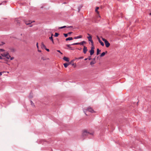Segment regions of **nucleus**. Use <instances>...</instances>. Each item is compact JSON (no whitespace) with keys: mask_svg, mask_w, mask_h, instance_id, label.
<instances>
[{"mask_svg":"<svg viewBox=\"0 0 151 151\" xmlns=\"http://www.w3.org/2000/svg\"><path fill=\"white\" fill-rule=\"evenodd\" d=\"M88 35L89 36L88 37H87V38L89 41H90L92 45H93V42L92 39V36L89 34H88Z\"/></svg>","mask_w":151,"mask_h":151,"instance_id":"4","label":"nucleus"},{"mask_svg":"<svg viewBox=\"0 0 151 151\" xmlns=\"http://www.w3.org/2000/svg\"><path fill=\"white\" fill-rule=\"evenodd\" d=\"M107 51H106L105 52H102L101 55L100 57H103L106 54V53H107Z\"/></svg>","mask_w":151,"mask_h":151,"instance_id":"10","label":"nucleus"},{"mask_svg":"<svg viewBox=\"0 0 151 151\" xmlns=\"http://www.w3.org/2000/svg\"><path fill=\"white\" fill-rule=\"evenodd\" d=\"M36 46H37V48L38 49L39 48V46H38V43L37 42L36 44Z\"/></svg>","mask_w":151,"mask_h":151,"instance_id":"31","label":"nucleus"},{"mask_svg":"<svg viewBox=\"0 0 151 151\" xmlns=\"http://www.w3.org/2000/svg\"><path fill=\"white\" fill-rule=\"evenodd\" d=\"M71 27V28H72L73 27V26H70V27Z\"/></svg>","mask_w":151,"mask_h":151,"instance_id":"40","label":"nucleus"},{"mask_svg":"<svg viewBox=\"0 0 151 151\" xmlns=\"http://www.w3.org/2000/svg\"><path fill=\"white\" fill-rule=\"evenodd\" d=\"M41 48L42 49L44 48L45 49V48L46 47L44 45L43 43L42 42L41 43Z\"/></svg>","mask_w":151,"mask_h":151,"instance_id":"9","label":"nucleus"},{"mask_svg":"<svg viewBox=\"0 0 151 151\" xmlns=\"http://www.w3.org/2000/svg\"><path fill=\"white\" fill-rule=\"evenodd\" d=\"M86 111H87L91 113H95V111L93 110L90 107H88L86 110Z\"/></svg>","mask_w":151,"mask_h":151,"instance_id":"5","label":"nucleus"},{"mask_svg":"<svg viewBox=\"0 0 151 151\" xmlns=\"http://www.w3.org/2000/svg\"><path fill=\"white\" fill-rule=\"evenodd\" d=\"M38 51L39 52H41V50H38Z\"/></svg>","mask_w":151,"mask_h":151,"instance_id":"44","label":"nucleus"},{"mask_svg":"<svg viewBox=\"0 0 151 151\" xmlns=\"http://www.w3.org/2000/svg\"><path fill=\"white\" fill-rule=\"evenodd\" d=\"M90 54L91 55H92L94 53V50H91L90 51Z\"/></svg>","mask_w":151,"mask_h":151,"instance_id":"18","label":"nucleus"},{"mask_svg":"<svg viewBox=\"0 0 151 151\" xmlns=\"http://www.w3.org/2000/svg\"><path fill=\"white\" fill-rule=\"evenodd\" d=\"M1 4H0V5H1Z\"/></svg>","mask_w":151,"mask_h":151,"instance_id":"52","label":"nucleus"},{"mask_svg":"<svg viewBox=\"0 0 151 151\" xmlns=\"http://www.w3.org/2000/svg\"><path fill=\"white\" fill-rule=\"evenodd\" d=\"M8 54V52H5L4 53L1 54V55L3 57H6L7 56V55Z\"/></svg>","mask_w":151,"mask_h":151,"instance_id":"8","label":"nucleus"},{"mask_svg":"<svg viewBox=\"0 0 151 151\" xmlns=\"http://www.w3.org/2000/svg\"><path fill=\"white\" fill-rule=\"evenodd\" d=\"M99 7H96V8L95 9V12H96L97 14H99V12L98 11V10L99 9Z\"/></svg>","mask_w":151,"mask_h":151,"instance_id":"19","label":"nucleus"},{"mask_svg":"<svg viewBox=\"0 0 151 151\" xmlns=\"http://www.w3.org/2000/svg\"><path fill=\"white\" fill-rule=\"evenodd\" d=\"M70 64V63H65L63 64V65L65 68H67L68 65Z\"/></svg>","mask_w":151,"mask_h":151,"instance_id":"15","label":"nucleus"},{"mask_svg":"<svg viewBox=\"0 0 151 151\" xmlns=\"http://www.w3.org/2000/svg\"><path fill=\"white\" fill-rule=\"evenodd\" d=\"M91 59V58H90V57H89V58H88V59L89 60H90Z\"/></svg>","mask_w":151,"mask_h":151,"instance_id":"43","label":"nucleus"},{"mask_svg":"<svg viewBox=\"0 0 151 151\" xmlns=\"http://www.w3.org/2000/svg\"><path fill=\"white\" fill-rule=\"evenodd\" d=\"M4 50L3 49H0V51H4Z\"/></svg>","mask_w":151,"mask_h":151,"instance_id":"34","label":"nucleus"},{"mask_svg":"<svg viewBox=\"0 0 151 151\" xmlns=\"http://www.w3.org/2000/svg\"><path fill=\"white\" fill-rule=\"evenodd\" d=\"M63 59L65 60V61H66L67 62L69 61V59L68 58L66 57H64L63 58Z\"/></svg>","mask_w":151,"mask_h":151,"instance_id":"11","label":"nucleus"},{"mask_svg":"<svg viewBox=\"0 0 151 151\" xmlns=\"http://www.w3.org/2000/svg\"><path fill=\"white\" fill-rule=\"evenodd\" d=\"M72 33V32H68V34H71V33Z\"/></svg>","mask_w":151,"mask_h":151,"instance_id":"38","label":"nucleus"},{"mask_svg":"<svg viewBox=\"0 0 151 151\" xmlns=\"http://www.w3.org/2000/svg\"><path fill=\"white\" fill-rule=\"evenodd\" d=\"M30 98H32V96L31 97H30Z\"/></svg>","mask_w":151,"mask_h":151,"instance_id":"50","label":"nucleus"},{"mask_svg":"<svg viewBox=\"0 0 151 151\" xmlns=\"http://www.w3.org/2000/svg\"><path fill=\"white\" fill-rule=\"evenodd\" d=\"M32 25H30V26H29V27H32Z\"/></svg>","mask_w":151,"mask_h":151,"instance_id":"49","label":"nucleus"},{"mask_svg":"<svg viewBox=\"0 0 151 151\" xmlns=\"http://www.w3.org/2000/svg\"><path fill=\"white\" fill-rule=\"evenodd\" d=\"M31 104L32 106L33 107H35V105L33 103V102L32 101H30Z\"/></svg>","mask_w":151,"mask_h":151,"instance_id":"21","label":"nucleus"},{"mask_svg":"<svg viewBox=\"0 0 151 151\" xmlns=\"http://www.w3.org/2000/svg\"><path fill=\"white\" fill-rule=\"evenodd\" d=\"M74 65V64H72V65Z\"/></svg>","mask_w":151,"mask_h":151,"instance_id":"51","label":"nucleus"},{"mask_svg":"<svg viewBox=\"0 0 151 151\" xmlns=\"http://www.w3.org/2000/svg\"><path fill=\"white\" fill-rule=\"evenodd\" d=\"M95 63V62L92 61H91V63H90V64H91V65H93V64H94Z\"/></svg>","mask_w":151,"mask_h":151,"instance_id":"26","label":"nucleus"},{"mask_svg":"<svg viewBox=\"0 0 151 151\" xmlns=\"http://www.w3.org/2000/svg\"><path fill=\"white\" fill-rule=\"evenodd\" d=\"M101 52V50H100L98 48L97 50V55H98L99 53V52Z\"/></svg>","mask_w":151,"mask_h":151,"instance_id":"20","label":"nucleus"},{"mask_svg":"<svg viewBox=\"0 0 151 151\" xmlns=\"http://www.w3.org/2000/svg\"><path fill=\"white\" fill-rule=\"evenodd\" d=\"M63 35L65 37H67L68 35V34H63Z\"/></svg>","mask_w":151,"mask_h":151,"instance_id":"29","label":"nucleus"},{"mask_svg":"<svg viewBox=\"0 0 151 151\" xmlns=\"http://www.w3.org/2000/svg\"><path fill=\"white\" fill-rule=\"evenodd\" d=\"M73 40V38L72 37H68V38H67L66 39V41H68V40Z\"/></svg>","mask_w":151,"mask_h":151,"instance_id":"17","label":"nucleus"},{"mask_svg":"<svg viewBox=\"0 0 151 151\" xmlns=\"http://www.w3.org/2000/svg\"><path fill=\"white\" fill-rule=\"evenodd\" d=\"M81 49H82V48H80V49H79V50H81Z\"/></svg>","mask_w":151,"mask_h":151,"instance_id":"48","label":"nucleus"},{"mask_svg":"<svg viewBox=\"0 0 151 151\" xmlns=\"http://www.w3.org/2000/svg\"><path fill=\"white\" fill-rule=\"evenodd\" d=\"M66 27H67L66 26H64L63 27H59V29H63V28Z\"/></svg>","mask_w":151,"mask_h":151,"instance_id":"28","label":"nucleus"},{"mask_svg":"<svg viewBox=\"0 0 151 151\" xmlns=\"http://www.w3.org/2000/svg\"><path fill=\"white\" fill-rule=\"evenodd\" d=\"M84 111V113H85V114L86 115H87V114H86V113L85 111V110H84V111Z\"/></svg>","mask_w":151,"mask_h":151,"instance_id":"42","label":"nucleus"},{"mask_svg":"<svg viewBox=\"0 0 151 151\" xmlns=\"http://www.w3.org/2000/svg\"><path fill=\"white\" fill-rule=\"evenodd\" d=\"M1 43H2V44H0V46L1 45H3L4 44V43L3 42H2Z\"/></svg>","mask_w":151,"mask_h":151,"instance_id":"36","label":"nucleus"},{"mask_svg":"<svg viewBox=\"0 0 151 151\" xmlns=\"http://www.w3.org/2000/svg\"><path fill=\"white\" fill-rule=\"evenodd\" d=\"M102 40L104 42L106 47H109L110 45V44L109 42L104 38H102Z\"/></svg>","mask_w":151,"mask_h":151,"instance_id":"2","label":"nucleus"},{"mask_svg":"<svg viewBox=\"0 0 151 151\" xmlns=\"http://www.w3.org/2000/svg\"><path fill=\"white\" fill-rule=\"evenodd\" d=\"M41 59L43 60H45L47 59H49L48 58H46L45 57H42L41 58Z\"/></svg>","mask_w":151,"mask_h":151,"instance_id":"23","label":"nucleus"},{"mask_svg":"<svg viewBox=\"0 0 151 151\" xmlns=\"http://www.w3.org/2000/svg\"><path fill=\"white\" fill-rule=\"evenodd\" d=\"M14 59V57H12V58H10V60H12Z\"/></svg>","mask_w":151,"mask_h":151,"instance_id":"37","label":"nucleus"},{"mask_svg":"<svg viewBox=\"0 0 151 151\" xmlns=\"http://www.w3.org/2000/svg\"><path fill=\"white\" fill-rule=\"evenodd\" d=\"M3 59L2 57L1 56H0V59Z\"/></svg>","mask_w":151,"mask_h":151,"instance_id":"39","label":"nucleus"},{"mask_svg":"<svg viewBox=\"0 0 151 151\" xmlns=\"http://www.w3.org/2000/svg\"><path fill=\"white\" fill-rule=\"evenodd\" d=\"M87 58H85V60H87Z\"/></svg>","mask_w":151,"mask_h":151,"instance_id":"47","label":"nucleus"},{"mask_svg":"<svg viewBox=\"0 0 151 151\" xmlns=\"http://www.w3.org/2000/svg\"><path fill=\"white\" fill-rule=\"evenodd\" d=\"M92 47H91V50H94V46H93V45H92Z\"/></svg>","mask_w":151,"mask_h":151,"instance_id":"27","label":"nucleus"},{"mask_svg":"<svg viewBox=\"0 0 151 151\" xmlns=\"http://www.w3.org/2000/svg\"><path fill=\"white\" fill-rule=\"evenodd\" d=\"M86 42L85 41H83L80 42H77L71 44V45H83L84 44H86Z\"/></svg>","mask_w":151,"mask_h":151,"instance_id":"3","label":"nucleus"},{"mask_svg":"<svg viewBox=\"0 0 151 151\" xmlns=\"http://www.w3.org/2000/svg\"><path fill=\"white\" fill-rule=\"evenodd\" d=\"M98 14V15L97 16V18H100V16L99 15V14Z\"/></svg>","mask_w":151,"mask_h":151,"instance_id":"35","label":"nucleus"},{"mask_svg":"<svg viewBox=\"0 0 151 151\" xmlns=\"http://www.w3.org/2000/svg\"><path fill=\"white\" fill-rule=\"evenodd\" d=\"M83 57H79L78 58H76V59H83Z\"/></svg>","mask_w":151,"mask_h":151,"instance_id":"30","label":"nucleus"},{"mask_svg":"<svg viewBox=\"0 0 151 151\" xmlns=\"http://www.w3.org/2000/svg\"><path fill=\"white\" fill-rule=\"evenodd\" d=\"M72 45L71 44V45H66V46L68 48H70V49L71 50H73V49H72V47H70V45Z\"/></svg>","mask_w":151,"mask_h":151,"instance_id":"22","label":"nucleus"},{"mask_svg":"<svg viewBox=\"0 0 151 151\" xmlns=\"http://www.w3.org/2000/svg\"><path fill=\"white\" fill-rule=\"evenodd\" d=\"M97 39L98 40L99 42L101 44V45L102 46H104V43L103 42H102L101 41V40H100V39L99 38V37L98 36H97Z\"/></svg>","mask_w":151,"mask_h":151,"instance_id":"7","label":"nucleus"},{"mask_svg":"<svg viewBox=\"0 0 151 151\" xmlns=\"http://www.w3.org/2000/svg\"><path fill=\"white\" fill-rule=\"evenodd\" d=\"M53 35V34H52L51 36H52H52Z\"/></svg>","mask_w":151,"mask_h":151,"instance_id":"46","label":"nucleus"},{"mask_svg":"<svg viewBox=\"0 0 151 151\" xmlns=\"http://www.w3.org/2000/svg\"><path fill=\"white\" fill-rule=\"evenodd\" d=\"M45 49L48 52H49L50 51L49 49L47 48L46 47L45 48Z\"/></svg>","mask_w":151,"mask_h":151,"instance_id":"32","label":"nucleus"},{"mask_svg":"<svg viewBox=\"0 0 151 151\" xmlns=\"http://www.w3.org/2000/svg\"><path fill=\"white\" fill-rule=\"evenodd\" d=\"M32 22H31V21H29L28 22L27 21H25V23L27 25H28L30 24Z\"/></svg>","mask_w":151,"mask_h":151,"instance_id":"13","label":"nucleus"},{"mask_svg":"<svg viewBox=\"0 0 151 151\" xmlns=\"http://www.w3.org/2000/svg\"><path fill=\"white\" fill-rule=\"evenodd\" d=\"M15 21V22H16V23L17 25L18 24L19 25V24L20 23V21L19 20L16 19Z\"/></svg>","mask_w":151,"mask_h":151,"instance_id":"16","label":"nucleus"},{"mask_svg":"<svg viewBox=\"0 0 151 151\" xmlns=\"http://www.w3.org/2000/svg\"><path fill=\"white\" fill-rule=\"evenodd\" d=\"M82 37V35H79V36L74 37V39H79V38H81Z\"/></svg>","mask_w":151,"mask_h":151,"instance_id":"14","label":"nucleus"},{"mask_svg":"<svg viewBox=\"0 0 151 151\" xmlns=\"http://www.w3.org/2000/svg\"><path fill=\"white\" fill-rule=\"evenodd\" d=\"M88 51L87 47L85 46H83V52L84 54H86V53Z\"/></svg>","mask_w":151,"mask_h":151,"instance_id":"6","label":"nucleus"},{"mask_svg":"<svg viewBox=\"0 0 151 151\" xmlns=\"http://www.w3.org/2000/svg\"><path fill=\"white\" fill-rule=\"evenodd\" d=\"M2 72H0V76L2 75Z\"/></svg>","mask_w":151,"mask_h":151,"instance_id":"41","label":"nucleus"},{"mask_svg":"<svg viewBox=\"0 0 151 151\" xmlns=\"http://www.w3.org/2000/svg\"><path fill=\"white\" fill-rule=\"evenodd\" d=\"M5 57H6V58H7L8 59H9L11 57V56L9 55V53H8V55H7V56H6Z\"/></svg>","mask_w":151,"mask_h":151,"instance_id":"24","label":"nucleus"},{"mask_svg":"<svg viewBox=\"0 0 151 151\" xmlns=\"http://www.w3.org/2000/svg\"><path fill=\"white\" fill-rule=\"evenodd\" d=\"M90 134L91 135H93V132H90L86 129H84L82 131V136L84 137L85 136H87L88 134Z\"/></svg>","mask_w":151,"mask_h":151,"instance_id":"1","label":"nucleus"},{"mask_svg":"<svg viewBox=\"0 0 151 151\" xmlns=\"http://www.w3.org/2000/svg\"><path fill=\"white\" fill-rule=\"evenodd\" d=\"M57 51L59 53H60V54H62V52H61L60 51V50H57Z\"/></svg>","mask_w":151,"mask_h":151,"instance_id":"33","label":"nucleus"},{"mask_svg":"<svg viewBox=\"0 0 151 151\" xmlns=\"http://www.w3.org/2000/svg\"><path fill=\"white\" fill-rule=\"evenodd\" d=\"M59 35V34L58 33H55L54 36L55 37H57Z\"/></svg>","mask_w":151,"mask_h":151,"instance_id":"25","label":"nucleus"},{"mask_svg":"<svg viewBox=\"0 0 151 151\" xmlns=\"http://www.w3.org/2000/svg\"><path fill=\"white\" fill-rule=\"evenodd\" d=\"M49 39L52 42V43L53 44H54V40H53V37L52 36H51L49 38Z\"/></svg>","mask_w":151,"mask_h":151,"instance_id":"12","label":"nucleus"},{"mask_svg":"<svg viewBox=\"0 0 151 151\" xmlns=\"http://www.w3.org/2000/svg\"><path fill=\"white\" fill-rule=\"evenodd\" d=\"M95 58H94L93 59V60L94 61V60H95Z\"/></svg>","mask_w":151,"mask_h":151,"instance_id":"45","label":"nucleus"}]
</instances>
